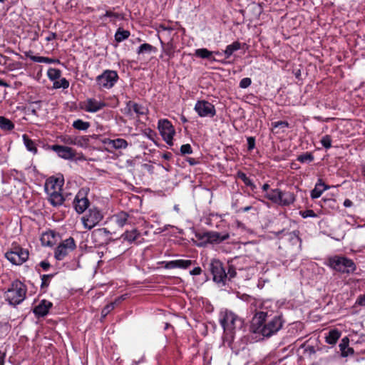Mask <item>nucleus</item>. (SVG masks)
Wrapping results in <instances>:
<instances>
[{
  "label": "nucleus",
  "mask_w": 365,
  "mask_h": 365,
  "mask_svg": "<svg viewBox=\"0 0 365 365\" xmlns=\"http://www.w3.org/2000/svg\"><path fill=\"white\" fill-rule=\"evenodd\" d=\"M41 241L44 246H53L55 244L54 232L52 231L44 232L41 237Z\"/></svg>",
  "instance_id": "nucleus-21"
},
{
  "label": "nucleus",
  "mask_w": 365,
  "mask_h": 365,
  "mask_svg": "<svg viewBox=\"0 0 365 365\" xmlns=\"http://www.w3.org/2000/svg\"><path fill=\"white\" fill-rule=\"evenodd\" d=\"M0 128L6 131H10L14 128V124L9 119L0 116Z\"/></svg>",
  "instance_id": "nucleus-26"
},
{
  "label": "nucleus",
  "mask_w": 365,
  "mask_h": 365,
  "mask_svg": "<svg viewBox=\"0 0 365 365\" xmlns=\"http://www.w3.org/2000/svg\"><path fill=\"white\" fill-rule=\"evenodd\" d=\"M123 299L122 296L116 299L115 302L107 304L101 312L102 317H106L115 308V304L120 303Z\"/></svg>",
  "instance_id": "nucleus-28"
},
{
  "label": "nucleus",
  "mask_w": 365,
  "mask_h": 365,
  "mask_svg": "<svg viewBox=\"0 0 365 365\" xmlns=\"http://www.w3.org/2000/svg\"><path fill=\"white\" fill-rule=\"evenodd\" d=\"M158 130L163 140H165L168 144H171L173 135L175 133L172 123L166 119L160 120L158 122Z\"/></svg>",
  "instance_id": "nucleus-10"
},
{
  "label": "nucleus",
  "mask_w": 365,
  "mask_h": 365,
  "mask_svg": "<svg viewBox=\"0 0 365 365\" xmlns=\"http://www.w3.org/2000/svg\"><path fill=\"white\" fill-rule=\"evenodd\" d=\"M155 49L156 48L152 45L145 43L139 46L138 53L140 55L145 53H151L152 51H155Z\"/></svg>",
  "instance_id": "nucleus-34"
},
{
  "label": "nucleus",
  "mask_w": 365,
  "mask_h": 365,
  "mask_svg": "<svg viewBox=\"0 0 365 365\" xmlns=\"http://www.w3.org/2000/svg\"><path fill=\"white\" fill-rule=\"evenodd\" d=\"M352 202L351 200L346 199L344 202V205L345 207H350L351 205Z\"/></svg>",
  "instance_id": "nucleus-60"
},
{
  "label": "nucleus",
  "mask_w": 365,
  "mask_h": 365,
  "mask_svg": "<svg viewBox=\"0 0 365 365\" xmlns=\"http://www.w3.org/2000/svg\"><path fill=\"white\" fill-rule=\"evenodd\" d=\"M51 149L55 151L60 158L66 160H71L76 157V151L70 147L53 145L51 146Z\"/></svg>",
  "instance_id": "nucleus-14"
},
{
  "label": "nucleus",
  "mask_w": 365,
  "mask_h": 365,
  "mask_svg": "<svg viewBox=\"0 0 365 365\" xmlns=\"http://www.w3.org/2000/svg\"><path fill=\"white\" fill-rule=\"evenodd\" d=\"M322 145L327 149L331 147V138L329 135L323 136L321 139Z\"/></svg>",
  "instance_id": "nucleus-40"
},
{
  "label": "nucleus",
  "mask_w": 365,
  "mask_h": 365,
  "mask_svg": "<svg viewBox=\"0 0 365 365\" xmlns=\"http://www.w3.org/2000/svg\"><path fill=\"white\" fill-rule=\"evenodd\" d=\"M262 189L264 192V196L273 202L279 200V189H271L269 184H263Z\"/></svg>",
  "instance_id": "nucleus-18"
},
{
  "label": "nucleus",
  "mask_w": 365,
  "mask_h": 365,
  "mask_svg": "<svg viewBox=\"0 0 365 365\" xmlns=\"http://www.w3.org/2000/svg\"><path fill=\"white\" fill-rule=\"evenodd\" d=\"M237 176L240 180H242L244 182H250L248 180V178H247L246 175L242 172H238Z\"/></svg>",
  "instance_id": "nucleus-53"
},
{
  "label": "nucleus",
  "mask_w": 365,
  "mask_h": 365,
  "mask_svg": "<svg viewBox=\"0 0 365 365\" xmlns=\"http://www.w3.org/2000/svg\"><path fill=\"white\" fill-rule=\"evenodd\" d=\"M107 143L115 149H125L128 145V142L123 138L108 139Z\"/></svg>",
  "instance_id": "nucleus-22"
},
{
  "label": "nucleus",
  "mask_w": 365,
  "mask_h": 365,
  "mask_svg": "<svg viewBox=\"0 0 365 365\" xmlns=\"http://www.w3.org/2000/svg\"><path fill=\"white\" fill-rule=\"evenodd\" d=\"M295 200L294 195L292 192H282L280 190L279 200L276 201L275 203H277L280 205L287 206L290 204L293 203Z\"/></svg>",
  "instance_id": "nucleus-17"
},
{
  "label": "nucleus",
  "mask_w": 365,
  "mask_h": 365,
  "mask_svg": "<svg viewBox=\"0 0 365 365\" xmlns=\"http://www.w3.org/2000/svg\"><path fill=\"white\" fill-rule=\"evenodd\" d=\"M187 161L189 162V163H190V165H195V164H196V163H197V162H196V160H195L194 158H189V159L187 160Z\"/></svg>",
  "instance_id": "nucleus-63"
},
{
  "label": "nucleus",
  "mask_w": 365,
  "mask_h": 365,
  "mask_svg": "<svg viewBox=\"0 0 365 365\" xmlns=\"http://www.w3.org/2000/svg\"><path fill=\"white\" fill-rule=\"evenodd\" d=\"M289 125V123L285 120H279L277 122L272 123V126L273 129H282V132Z\"/></svg>",
  "instance_id": "nucleus-37"
},
{
  "label": "nucleus",
  "mask_w": 365,
  "mask_h": 365,
  "mask_svg": "<svg viewBox=\"0 0 365 365\" xmlns=\"http://www.w3.org/2000/svg\"><path fill=\"white\" fill-rule=\"evenodd\" d=\"M227 274L230 276V278L234 277L236 275V272H235V269L233 267H230L229 268L227 275Z\"/></svg>",
  "instance_id": "nucleus-57"
},
{
  "label": "nucleus",
  "mask_w": 365,
  "mask_h": 365,
  "mask_svg": "<svg viewBox=\"0 0 365 365\" xmlns=\"http://www.w3.org/2000/svg\"><path fill=\"white\" fill-rule=\"evenodd\" d=\"M4 354H1L0 351V365H4Z\"/></svg>",
  "instance_id": "nucleus-61"
},
{
  "label": "nucleus",
  "mask_w": 365,
  "mask_h": 365,
  "mask_svg": "<svg viewBox=\"0 0 365 365\" xmlns=\"http://www.w3.org/2000/svg\"><path fill=\"white\" fill-rule=\"evenodd\" d=\"M178 260L170 261L167 262L165 267L168 269H173L178 267Z\"/></svg>",
  "instance_id": "nucleus-52"
},
{
  "label": "nucleus",
  "mask_w": 365,
  "mask_h": 365,
  "mask_svg": "<svg viewBox=\"0 0 365 365\" xmlns=\"http://www.w3.org/2000/svg\"><path fill=\"white\" fill-rule=\"evenodd\" d=\"M61 72L57 68H49L48 70V76L52 81L58 80L61 78Z\"/></svg>",
  "instance_id": "nucleus-35"
},
{
  "label": "nucleus",
  "mask_w": 365,
  "mask_h": 365,
  "mask_svg": "<svg viewBox=\"0 0 365 365\" xmlns=\"http://www.w3.org/2000/svg\"><path fill=\"white\" fill-rule=\"evenodd\" d=\"M222 327L225 334V340L228 341V346L233 349L232 343L234 334L236 330L241 329L243 327V320L232 312H226L223 318L220 320Z\"/></svg>",
  "instance_id": "nucleus-2"
},
{
  "label": "nucleus",
  "mask_w": 365,
  "mask_h": 365,
  "mask_svg": "<svg viewBox=\"0 0 365 365\" xmlns=\"http://www.w3.org/2000/svg\"><path fill=\"white\" fill-rule=\"evenodd\" d=\"M26 294V287L21 282L16 280L13 282L5 292V299L11 305H17L21 303Z\"/></svg>",
  "instance_id": "nucleus-3"
},
{
  "label": "nucleus",
  "mask_w": 365,
  "mask_h": 365,
  "mask_svg": "<svg viewBox=\"0 0 365 365\" xmlns=\"http://www.w3.org/2000/svg\"><path fill=\"white\" fill-rule=\"evenodd\" d=\"M46 182H64V177L61 173H57L55 175L49 177Z\"/></svg>",
  "instance_id": "nucleus-38"
},
{
  "label": "nucleus",
  "mask_w": 365,
  "mask_h": 365,
  "mask_svg": "<svg viewBox=\"0 0 365 365\" xmlns=\"http://www.w3.org/2000/svg\"><path fill=\"white\" fill-rule=\"evenodd\" d=\"M195 110L200 117H213L216 114L215 106L207 101H198L195 106Z\"/></svg>",
  "instance_id": "nucleus-12"
},
{
  "label": "nucleus",
  "mask_w": 365,
  "mask_h": 365,
  "mask_svg": "<svg viewBox=\"0 0 365 365\" xmlns=\"http://www.w3.org/2000/svg\"><path fill=\"white\" fill-rule=\"evenodd\" d=\"M130 31L128 30H124L121 28L118 29L115 34V40L117 42H121L125 39H127L130 36Z\"/></svg>",
  "instance_id": "nucleus-30"
},
{
  "label": "nucleus",
  "mask_w": 365,
  "mask_h": 365,
  "mask_svg": "<svg viewBox=\"0 0 365 365\" xmlns=\"http://www.w3.org/2000/svg\"><path fill=\"white\" fill-rule=\"evenodd\" d=\"M63 184H43L44 190L48 195V200L53 206L62 205L65 200L61 191Z\"/></svg>",
  "instance_id": "nucleus-5"
},
{
  "label": "nucleus",
  "mask_w": 365,
  "mask_h": 365,
  "mask_svg": "<svg viewBox=\"0 0 365 365\" xmlns=\"http://www.w3.org/2000/svg\"><path fill=\"white\" fill-rule=\"evenodd\" d=\"M53 274H43L41 276V285L42 288L47 287L49 284V280L52 278Z\"/></svg>",
  "instance_id": "nucleus-42"
},
{
  "label": "nucleus",
  "mask_w": 365,
  "mask_h": 365,
  "mask_svg": "<svg viewBox=\"0 0 365 365\" xmlns=\"http://www.w3.org/2000/svg\"><path fill=\"white\" fill-rule=\"evenodd\" d=\"M341 336L340 332L336 329L331 330L326 336V341L329 344H335Z\"/></svg>",
  "instance_id": "nucleus-27"
},
{
  "label": "nucleus",
  "mask_w": 365,
  "mask_h": 365,
  "mask_svg": "<svg viewBox=\"0 0 365 365\" xmlns=\"http://www.w3.org/2000/svg\"><path fill=\"white\" fill-rule=\"evenodd\" d=\"M302 216L304 218L308 217H315L316 215L314 212L312 210H307L301 213Z\"/></svg>",
  "instance_id": "nucleus-49"
},
{
  "label": "nucleus",
  "mask_w": 365,
  "mask_h": 365,
  "mask_svg": "<svg viewBox=\"0 0 365 365\" xmlns=\"http://www.w3.org/2000/svg\"><path fill=\"white\" fill-rule=\"evenodd\" d=\"M57 35L56 33L51 32L48 34V36L46 37V41H51L55 38H56Z\"/></svg>",
  "instance_id": "nucleus-56"
},
{
  "label": "nucleus",
  "mask_w": 365,
  "mask_h": 365,
  "mask_svg": "<svg viewBox=\"0 0 365 365\" xmlns=\"http://www.w3.org/2000/svg\"><path fill=\"white\" fill-rule=\"evenodd\" d=\"M349 340L346 337L342 339L341 342L339 344L340 349L342 352H344L345 348L348 346Z\"/></svg>",
  "instance_id": "nucleus-51"
},
{
  "label": "nucleus",
  "mask_w": 365,
  "mask_h": 365,
  "mask_svg": "<svg viewBox=\"0 0 365 365\" xmlns=\"http://www.w3.org/2000/svg\"><path fill=\"white\" fill-rule=\"evenodd\" d=\"M88 190L84 188L79 190L73 200V206L78 214L83 213L88 207L90 202L86 197Z\"/></svg>",
  "instance_id": "nucleus-11"
},
{
  "label": "nucleus",
  "mask_w": 365,
  "mask_h": 365,
  "mask_svg": "<svg viewBox=\"0 0 365 365\" xmlns=\"http://www.w3.org/2000/svg\"><path fill=\"white\" fill-rule=\"evenodd\" d=\"M328 265L335 271L342 273H350L355 270L354 262L343 256L335 255L329 257Z\"/></svg>",
  "instance_id": "nucleus-4"
},
{
  "label": "nucleus",
  "mask_w": 365,
  "mask_h": 365,
  "mask_svg": "<svg viewBox=\"0 0 365 365\" xmlns=\"http://www.w3.org/2000/svg\"><path fill=\"white\" fill-rule=\"evenodd\" d=\"M192 264L191 260L178 259V267L186 269Z\"/></svg>",
  "instance_id": "nucleus-41"
},
{
  "label": "nucleus",
  "mask_w": 365,
  "mask_h": 365,
  "mask_svg": "<svg viewBox=\"0 0 365 365\" xmlns=\"http://www.w3.org/2000/svg\"><path fill=\"white\" fill-rule=\"evenodd\" d=\"M52 307V303L47 300H42L38 305L36 306L34 312L38 317H43L48 312L49 308Z\"/></svg>",
  "instance_id": "nucleus-19"
},
{
  "label": "nucleus",
  "mask_w": 365,
  "mask_h": 365,
  "mask_svg": "<svg viewBox=\"0 0 365 365\" xmlns=\"http://www.w3.org/2000/svg\"><path fill=\"white\" fill-rule=\"evenodd\" d=\"M139 236L140 233L137 231V230L133 229L130 231H126L121 235V237L123 238L124 240L132 242L135 241Z\"/></svg>",
  "instance_id": "nucleus-25"
},
{
  "label": "nucleus",
  "mask_w": 365,
  "mask_h": 365,
  "mask_svg": "<svg viewBox=\"0 0 365 365\" xmlns=\"http://www.w3.org/2000/svg\"><path fill=\"white\" fill-rule=\"evenodd\" d=\"M267 312H257L252 318L251 329L254 333L269 337L282 327L283 321L280 316H274L270 320L267 321Z\"/></svg>",
  "instance_id": "nucleus-1"
},
{
  "label": "nucleus",
  "mask_w": 365,
  "mask_h": 365,
  "mask_svg": "<svg viewBox=\"0 0 365 365\" xmlns=\"http://www.w3.org/2000/svg\"><path fill=\"white\" fill-rule=\"evenodd\" d=\"M106 106L107 104L103 101H97L95 98H88L84 102L83 108L89 113H96Z\"/></svg>",
  "instance_id": "nucleus-16"
},
{
  "label": "nucleus",
  "mask_w": 365,
  "mask_h": 365,
  "mask_svg": "<svg viewBox=\"0 0 365 365\" xmlns=\"http://www.w3.org/2000/svg\"><path fill=\"white\" fill-rule=\"evenodd\" d=\"M182 155L191 154L192 153V147L190 144H184L180 148Z\"/></svg>",
  "instance_id": "nucleus-45"
},
{
  "label": "nucleus",
  "mask_w": 365,
  "mask_h": 365,
  "mask_svg": "<svg viewBox=\"0 0 365 365\" xmlns=\"http://www.w3.org/2000/svg\"><path fill=\"white\" fill-rule=\"evenodd\" d=\"M328 188H329V186L327 184H316L315 188L311 192V197L313 199L318 198L321 196L323 191Z\"/></svg>",
  "instance_id": "nucleus-24"
},
{
  "label": "nucleus",
  "mask_w": 365,
  "mask_h": 365,
  "mask_svg": "<svg viewBox=\"0 0 365 365\" xmlns=\"http://www.w3.org/2000/svg\"><path fill=\"white\" fill-rule=\"evenodd\" d=\"M118 79V73L115 71L106 70L96 77V83L100 89L111 88Z\"/></svg>",
  "instance_id": "nucleus-6"
},
{
  "label": "nucleus",
  "mask_w": 365,
  "mask_h": 365,
  "mask_svg": "<svg viewBox=\"0 0 365 365\" xmlns=\"http://www.w3.org/2000/svg\"><path fill=\"white\" fill-rule=\"evenodd\" d=\"M8 260L14 264H21L29 258V251L20 247H15L5 255Z\"/></svg>",
  "instance_id": "nucleus-7"
},
{
  "label": "nucleus",
  "mask_w": 365,
  "mask_h": 365,
  "mask_svg": "<svg viewBox=\"0 0 365 365\" xmlns=\"http://www.w3.org/2000/svg\"><path fill=\"white\" fill-rule=\"evenodd\" d=\"M126 107L128 109L129 112L133 110L138 115H145L146 113V108H145L143 106L137 103H135L132 101H129L126 103Z\"/></svg>",
  "instance_id": "nucleus-20"
},
{
  "label": "nucleus",
  "mask_w": 365,
  "mask_h": 365,
  "mask_svg": "<svg viewBox=\"0 0 365 365\" xmlns=\"http://www.w3.org/2000/svg\"><path fill=\"white\" fill-rule=\"evenodd\" d=\"M40 266L44 269L47 270L50 267V264L48 262L42 261L40 263Z\"/></svg>",
  "instance_id": "nucleus-58"
},
{
  "label": "nucleus",
  "mask_w": 365,
  "mask_h": 365,
  "mask_svg": "<svg viewBox=\"0 0 365 365\" xmlns=\"http://www.w3.org/2000/svg\"><path fill=\"white\" fill-rule=\"evenodd\" d=\"M212 53L207 48H199L195 51V55L202 58H210Z\"/></svg>",
  "instance_id": "nucleus-36"
},
{
  "label": "nucleus",
  "mask_w": 365,
  "mask_h": 365,
  "mask_svg": "<svg viewBox=\"0 0 365 365\" xmlns=\"http://www.w3.org/2000/svg\"><path fill=\"white\" fill-rule=\"evenodd\" d=\"M314 155L311 153H304L297 157V160L302 163H310L314 160Z\"/></svg>",
  "instance_id": "nucleus-33"
},
{
  "label": "nucleus",
  "mask_w": 365,
  "mask_h": 365,
  "mask_svg": "<svg viewBox=\"0 0 365 365\" xmlns=\"http://www.w3.org/2000/svg\"><path fill=\"white\" fill-rule=\"evenodd\" d=\"M31 59H32L35 62L38 63H51L52 62V59L43 57V56H31Z\"/></svg>",
  "instance_id": "nucleus-43"
},
{
  "label": "nucleus",
  "mask_w": 365,
  "mask_h": 365,
  "mask_svg": "<svg viewBox=\"0 0 365 365\" xmlns=\"http://www.w3.org/2000/svg\"><path fill=\"white\" fill-rule=\"evenodd\" d=\"M159 31H167L168 33H170L173 31L175 28L172 26H170L169 24H161L158 26Z\"/></svg>",
  "instance_id": "nucleus-44"
},
{
  "label": "nucleus",
  "mask_w": 365,
  "mask_h": 365,
  "mask_svg": "<svg viewBox=\"0 0 365 365\" xmlns=\"http://www.w3.org/2000/svg\"><path fill=\"white\" fill-rule=\"evenodd\" d=\"M201 272H202V269L199 267H195L192 270H191L190 272V274H192V275H198Z\"/></svg>",
  "instance_id": "nucleus-55"
},
{
  "label": "nucleus",
  "mask_w": 365,
  "mask_h": 365,
  "mask_svg": "<svg viewBox=\"0 0 365 365\" xmlns=\"http://www.w3.org/2000/svg\"><path fill=\"white\" fill-rule=\"evenodd\" d=\"M255 147V138L254 137H248L247 138V149L248 150H252Z\"/></svg>",
  "instance_id": "nucleus-47"
},
{
  "label": "nucleus",
  "mask_w": 365,
  "mask_h": 365,
  "mask_svg": "<svg viewBox=\"0 0 365 365\" xmlns=\"http://www.w3.org/2000/svg\"><path fill=\"white\" fill-rule=\"evenodd\" d=\"M73 127L79 130H86L90 127V123L78 119L73 123Z\"/></svg>",
  "instance_id": "nucleus-32"
},
{
  "label": "nucleus",
  "mask_w": 365,
  "mask_h": 365,
  "mask_svg": "<svg viewBox=\"0 0 365 365\" xmlns=\"http://www.w3.org/2000/svg\"><path fill=\"white\" fill-rule=\"evenodd\" d=\"M103 215L100 210L96 207H92L88 210V212L82 217V222L85 228L91 230L101 220Z\"/></svg>",
  "instance_id": "nucleus-8"
},
{
  "label": "nucleus",
  "mask_w": 365,
  "mask_h": 365,
  "mask_svg": "<svg viewBox=\"0 0 365 365\" xmlns=\"http://www.w3.org/2000/svg\"><path fill=\"white\" fill-rule=\"evenodd\" d=\"M0 86L9 87V85L2 79H0Z\"/></svg>",
  "instance_id": "nucleus-62"
},
{
  "label": "nucleus",
  "mask_w": 365,
  "mask_h": 365,
  "mask_svg": "<svg viewBox=\"0 0 365 365\" xmlns=\"http://www.w3.org/2000/svg\"><path fill=\"white\" fill-rule=\"evenodd\" d=\"M62 142H63L66 144L74 145L75 138H72L70 136H66V137H63V138L62 139Z\"/></svg>",
  "instance_id": "nucleus-50"
},
{
  "label": "nucleus",
  "mask_w": 365,
  "mask_h": 365,
  "mask_svg": "<svg viewBox=\"0 0 365 365\" xmlns=\"http://www.w3.org/2000/svg\"><path fill=\"white\" fill-rule=\"evenodd\" d=\"M115 217L116 223L120 227H123L128 222L129 215L125 212H120L117 214Z\"/></svg>",
  "instance_id": "nucleus-31"
},
{
  "label": "nucleus",
  "mask_w": 365,
  "mask_h": 365,
  "mask_svg": "<svg viewBox=\"0 0 365 365\" xmlns=\"http://www.w3.org/2000/svg\"><path fill=\"white\" fill-rule=\"evenodd\" d=\"M252 83V80L250 78H244L240 82V87L242 88H246L249 87Z\"/></svg>",
  "instance_id": "nucleus-46"
},
{
  "label": "nucleus",
  "mask_w": 365,
  "mask_h": 365,
  "mask_svg": "<svg viewBox=\"0 0 365 365\" xmlns=\"http://www.w3.org/2000/svg\"><path fill=\"white\" fill-rule=\"evenodd\" d=\"M210 270L213 276V280L217 283H224L227 278V273L219 260H213L210 264Z\"/></svg>",
  "instance_id": "nucleus-13"
},
{
  "label": "nucleus",
  "mask_w": 365,
  "mask_h": 365,
  "mask_svg": "<svg viewBox=\"0 0 365 365\" xmlns=\"http://www.w3.org/2000/svg\"><path fill=\"white\" fill-rule=\"evenodd\" d=\"M241 48V43L239 41H235L232 44L227 46L225 50L226 58L230 57L232 53Z\"/></svg>",
  "instance_id": "nucleus-29"
},
{
  "label": "nucleus",
  "mask_w": 365,
  "mask_h": 365,
  "mask_svg": "<svg viewBox=\"0 0 365 365\" xmlns=\"http://www.w3.org/2000/svg\"><path fill=\"white\" fill-rule=\"evenodd\" d=\"M88 140L84 137H75V143L74 145L83 146L84 144L87 143Z\"/></svg>",
  "instance_id": "nucleus-48"
},
{
  "label": "nucleus",
  "mask_w": 365,
  "mask_h": 365,
  "mask_svg": "<svg viewBox=\"0 0 365 365\" xmlns=\"http://www.w3.org/2000/svg\"><path fill=\"white\" fill-rule=\"evenodd\" d=\"M69 86V82L65 78H61L58 81H56L53 83L55 88H67Z\"/></svg>",
  "instance_id": "nucleus-39"
},
{
  "label": "nucleus",
  "mask_w": 365,
  "mask_h": 365,
  "mask_svg": "<svg viewBox=\"0 0 365 365\" xmlns=\"http://www.w3.org/2000/svg\"><path fill=\"white\" fill-rule=\"evenodd\" d=\"M76 248L75 241L73 237L63 240L55 250V258L57 260H62L70 251Z\"/></svg>",
  "instance_id": "nucleus-9"
},
{
  "label": "nucleus",
  "mask_w": 365,
  "mask_h": 365,
  "mask_svg": "<svg viewBox=\"0 0 365 365\" xmlns=\"http://www.w3.org/2000/svg\"><path fill=\"white\" fill-rule=\"evenodd\" d=\"M23 140L26 149L29 151L33 153L34 154L37 153L38 150L36 146V143L26 134L23 135Z\"/></svg>",
  "instance_id": "nucleus-23"
},
{
  "label": "nucleus",
  "mask_w": 365,
  "mask_h": 365,
  "mask_svg": "<svg viewBox=\"0 0 365 365\" xmlns=\"http://www.w3.org/2000/svg\"><path fill=\"white\" fill-rule=\"evenodd\" d=\"M230 237L228 233L221 234L217 232H206L200 237L210 243H220Z\"/></svg>",
  "instance_id": "nucleus-15"
},
{
  "label": "nucleus",
  "mask_w": 365,
  "mask_h": 365,
  "mask_svg": "<svg viewBox=\"0 0 365 365\" xmlns=\"http://www.w3.org/2000/svg\"><path fill=\"white\" fill-rule=\"evenodd\" d=\"M106 17H114V18H119L120 15L118 13L112 12L111 11H107L104 15Z\"/></svg>",
  "instance_id": "nucleus-54"
},
{
  "label": "nucleus",
  "mask_w": 365,
  "mask_h": 365,
  "mask_svg": "<svg viewBox=\"0 0 365 365\" xmlns=\"http://www.w3.org/2000/svg\"><path fill=\"white\" fill-rule=\"evenodd\" d=\"M251 207H245L242 209L244 212L248 211Z\"/></svg>",
  "instance_id": "nucleus-64"
},
{
  "label": "nucleus",
  "mask_w": 365,
  "mask_h": 365,
  "mask_svg": "<svg viewBox=\"0 0 365 365\" xmlns=\"http://www.w3.org/2000/svg\"><path fill=\"white\" fill-rule=\"evenodd\" d=\"M365 302V294L361 295L359 299V302L360 304H364V302Z\"/></svg>",
  "instance_id": "nucleus-59"
}]
</instances>
